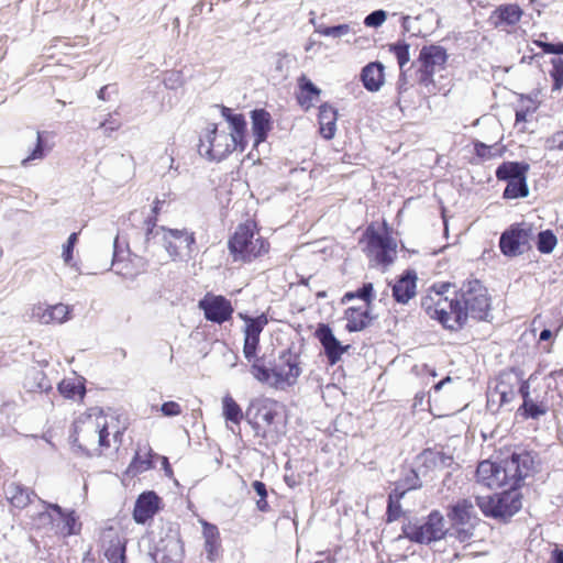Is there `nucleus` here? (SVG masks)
<instances>
[{"label":"nucleus","mask_w":563,"mask_h":563,"mask_svg":"<svg viewBox=\"0 0 563 563\" xmlns=\"http://www.w3.org/2000/svg\"><path fill=\"white\" fill-rule=\"evenodd\" d=\"M123 431L114 417L104 415L102 410L92 409L76 419L70 439L73 445L84 454L100 455L103 449L111 446L110 435L115 444H121Z\"/></svg>","instance_id":"1"},{"label":"nucleus","mask_w":563,"mask_h":563,"mask_svg":"<svg viewBox=\"0 0 563 563\" xmlns=\"http://www.w3.org/2000/svg\"><path fill=\"white\" fill-rule=\"evenodd\" d=\"M534 471V456L529 451L514 452L500 462L485 460L476 470L477 482L490 489L509 486L519 488L521 482Z\"/></svg>","instance_id":"2"},{"label":"nucleus","mask_w":563,"mask_h":563,"mask_svg":"<svg viewBox=\"0 0 563 563\" xmlns=\"http://www.w3.org/2000/svg\"><path fill=\"white\" fill-rule=\"evenodd\" d=\"M452 303V324L449 325L451 332L462 330L468 318L489 321L492 317L488 290L478 279L464 283L461 289L454 292Z\"/></svg>","instance_id":"3"},{"label":"nucleus","mask_w":563,"mask_h":563,"mask_svg":"<svg viewBox=\"0 0 563 563\" xmlns=\"http://www.w3.org/2000/svg\"><path fill=\"white\" fill-rule=\"evenodd\" d=\"M250 372L257 382L284 390L297 383L302 371L299 355L284 350L269 367L265 365L263 357L255 358Z\"/></svg>","instance_id":"4"},{"label":"nucleus","mask_w":563,"mask_h":563,"mask_svg":"<svg viewBox=\"0 0 563 563\" xmlns=\"http://www.w3.org/2000/svg\"><path fill=\"white\" fill-rule=\"evenodd\" d=\"M145 240L147 246L151 241L162 243L172 258L183 255L185 252L190 253L191 246L195 244V236L192 232L186 229H166L157 227L155 220L148 218L145 221Z\"/></svg>","instance_id":"5"},{"label":"nucleus","mask_w":563,"mask_h":563,"mask_svg":"<svg viewBox=\"0 0 563 563\" xmlns=\"http://www.w3.org/2000/svg\"><path fill=\"white\" fill-rule=\"evenodd\" d=\"M254 228L252 222L241 224L229 240V251L234 262H251L268 251V243L260 235L255 238Z\"/></svg>","instance_id":"6"},{"label":"nucleus","mask_w":563,"mask_h":563,"mask_svg":"<svg viewBox=\"0 0 563 563\" xmlns=\"http://www.w3.org/2000/svg\"><path fill=\"white\" fill-rule=\"evenodd\" d=\"M448 58L446 49L441 45L431 44L421 47L416 75L418 84L429 93H435L439 90L433 77L437 71L445 69Z\"/></svg>","instance_id":"7"},{"label":"nucleus","mask_w":563,"mask_h":563,"mask_svg":"<svg viewBox=\"0 0 563 563\" xmlns=\"http://www.w3.org/2000/svg\"><path fill=\"white\" fill-rule=\"evenodd\" d=\"M507 487L499 494L476 497V505L486 517L507 521L521 509L520 492Z\"/></svg>","instance_id":"8"},{"label":"nucleus","mask_w":563,"mask_h":563,"mask_svg":"<svg viewBox=\"0 0 563 563\" xmlns=\"http://www.w3.org/2000/svg\"><path fill=\"white\" fill-rule=\"evenodd\" d=\"M530 165L526 162L509 161L501 163L495 172L499 181H506L503 192L505 199H520L529 196L527 176Z\"/></svg>","instance_id":"9"},{"label":"nucleus","mask_w":563,"mask_h":563,"mask_svg":"<svg viewBox=\"0 0 563 563\" xmlns=\"http://www.w3.org/2000/svg\"><path fill=\"white\" fill-rule=\"evenodd\" d=\"M240 147L225 131H219L216 124H209L200 135L198 152L209 161H222Z\"/></svg>","instance_id":"10"},{"label":"nucleus","mask_w":563,"mask_h":563,"mask_svg":"<svg viewBox=\"0 0 563 563\" xmlns=\"http://www.w3.org/2000/svg\"><path fill=\"white\" fill-rule=\"evenodd\" d=\"M401 530L410 541L424 544L441 540L448 532L444 528V518L438 510H432L422 523H404Z\"/></svg>","instance_id":"11"},{"label":"nucleus","mask_w":563,"mask_h":563,"mask_svg":"<svg viewBox=\"0 0 563 563\" xmlns=\"http://www.w3.org/2000/svg\"><path fill=\"white\" fill-rule=\"evenodd\" d=\"M418 471L410 470V475L405 479L407 489H416L421 486L419 474L423 476L430 472L442 471L454 463L453 455L435 448L424 449L417 455Z\"/></svg>","instance_id":"12"},{"label":"nucleus","mask_w":563,"mask_h":563,"mask_svg":"<svg viewBox=\"0 0 563 563\" xmlns=\"http://www.w3.org/2000/svg\"><path fill=\"white\" fill-rule=\"evenodd\" d=\"M533 227L530 223H514L499 238L500 252L507 257H516L531 249Z\"/></svg>","instance_id":"13"},{"label":"nucleus","mask_w":563,"mask_h":563,"mask_svg":"<svg viewBox=\"0 0 563 563\" xmlns=\"http://www.w3.org/2000/svg\"><path fill=\"white\" fill-rule=\"evenodd\" d=\"M239 316L245 322L243 354L249 362H253L257 358L256 353L260 344V335L268 323V319L265 313L254 318L244 313H239Z\"/></svg>","instance_id":"14"},{"label":"nucleus","mask_w":563,"mask_h":563,"mask_svg":"<svg viewBox=\"0 0 563 563\" xmlns=\"http://www.w3.org/2000/svg\"><path fill=\"white\" fill-rule=\"evenodd\" d=\"M420 307L430 319L438 321L445 330H449L453 317L452 298L437 297L428 290V294L421 297Z\"/></svg>","instance_id":"15"},{"label":"nucleus","mask_w":563,"mask_h":563,"mask_svg":"<svg viewBox=\"0 0 563 563\" xmlns=\"http://www.w3.org/2000/svg\"><path fill=\"white\" fill-rule=\"evenodd\" d=\"M198 306L208 321L218 324L230 320L234 311L231 301L220 295H207L199 301Z\"/></svg>","instance_id":"16"},{"label":"nucleus","mask_w":563,"mask_h":563,"mask_svg":"<svg viewBox=\"0 0 563 563\" xmlns=\"http://www.w3.org/2000/svg\"><path fill=\"white\" fill-rule=\"evenodd\" d=\"M384 233H379L374 225H369L362 243H365L364 250L369 257H373L378 264H387V221L383 219Z\"/></svg>","instance_id":"17"},{"label":"nucleus","mask_w":563,"mask_h":563,"mask_svg":"<svg viewBox=\"0 0 563 563\" xmlns=\"http://www.w3.org/2000/svg\"><path fill=\"white\" fill-rule=\"evenodd\" d=\"M316 336L321 343L324 354L331 365L338 363L349 345H342L334 336L332 329L324 323H320L316 330Z\"/></svg>","instance_id":"18"},{"label":"nucleus","mask_w":563,"mask_h":563,"mask_svg":"<svg viewBox=\"0 0 563 563\" xmlns=\"http://www.w3.org/2000/svg\"><path fill=\"white\" fill-rule=\"evenodd\" d=\"M70 307L64 303L48 306L45 303L35 305L32 308L31 317L42 323H64L69 319Z\"/></svg>","instance_id":"19"},{"label":"nucleus","mask_w":563,"mask_h":563,"mask_svg":"<svg viewBox=\"0 0 563 563\" xmlns=\"http://www.w3.org/2000/svg\"><path fill=\"white\" fill-rule=\"evenodd\" d=\"M46 509H52L58 517L56 528L64 537L77 534L80 531L81 523L78 522V517L75 510H64L59 505L47 503L40 499Z\"/></svg>","instance_id":"20"},{"label":"nucleus","mask_w":563,"mask_h":563,"mask_svg":"<svg viewBox=\"0 0 563 563\" xmlns=\"http://www.w3.org/2000/svg\"><path fill=\"white\" fill-rule=\"evenodd\" d=\"M516 397L511 385V374L503 373L493 390L487 397V407L493 410V405L498 404L497 409L504 405L510 404Z\"/></svg>","instance_id":"21"},{"label":"nucleus","mask_w":563,"mask_h":563,"mask_svg":"<svg viewBox=\"0 0 563 563\" xmlns=\"http://www.w3.org/2000/svg\"><path fill=\"white\" fill-rule=\"evenodd\" d=\"M159 497L154 492L142 493L134 505L133 518L137 523H145L158 510Z\"/></svg>","instance_id":"22"},{"label":"nucleus","mask_w":563,"mask_h":563,"mask_svg":"<svg viewBox=\"0 0 563 563\" xmlns=\"http://www.w3.org/2000/svg\"><path fill=\"white\" fill-rule=\"evenodd\" d=\"M417 273L407 269L393 286V297L399 303H407L416 295Z\"/></svg>","instance_id":"23"},{"label":"nucleus","mask_w":563,"mask_h":563,"mask_svg":"<svg viewBox=\"0 0 563 563\" xmlns=\"http://www.w3.org/2000/svg\"><path fill=\"white\" fill-rule=\"evenodd\" d=\"M251 119L254 144L258 145L266 140L272 129L271 114L265 109H255L251 112Z\"/></svg>","instance_id":"24"},{"label":"nucleus","mask_w":563,"mask_h":563,"mask_svg":"<svg viewBox=\"0 0 563 563\" xmlns=\"http://www.w3.org/2000/svg\"><path fill=\"white\" fill-rule=\"evenodd\" d=\"M384 65L379 62L369 63L361 73V79L368 91H377L384 84Z\"/></svg>","instance_id":"25"},{"label":"nucleus","mask_w":563,"mask_h":563,"mask_svg":"<svg viewBox=\"0 0 563 563\" xmlns=\"http://www.w3.org/2000/svg\"><path fill=\"white\" fill-rule=\"evenodd\" d=\"M474 515V506L468 499H461L448 508V517L453 526H467Z\"/></svg>","instance_id":"26"},{"label":"nucleus","mask_w":563,"mask_h":563,"mask_svg":"<svg viewBox=\"0 0 563 563\" xmlns=\"http://www.w3.org/2000/svg\"><path fill=\"white\" fill-rule=\"evenodd\" d=\"M336 109L328 103L319 107L320 133L325 140L333 139L336 130Z\"/></svg>","instance_id":"27"},{"label":"nucleus","mask_w":563,"mask_h":563,"mask_svg":"<svg viewBox=\"0 0 563 563\" xmlns=\"http://www.w3.org/2000/svg\"><path fill=\"white\" fill-rule=\"evenodd\" d=\"M200 523L202 526L207 558L209 561H213L221 545L219 529L216 525L206 520H200Z\"/></svg>","instance_id":"28"},{"label":"nucleus","mask_w":563,"mask_h":563,"mask_svg":"<svg viewBox=\"0 0 563 563\" xmlns=\"http://www.w3.org/2000/svg\"><path fill=\"white\" fill-rule=\"evenodd\" d=\"M4 494L8 501L19 509L25 508L31 503V496H35L29 488L16 483L8 484Z\"/></svg>","instance_id":"29"},{"label":"nucleus","mask_w":563,"mask_h":563,"mask_svg":"<svg viewBox=\"0 0 563 563\" xmlns=\"http://www.w3.org/2000/svg\"><path fill=\"white\" fill-rule=\"evenodd\" d=\"M522 14L523 11L517 3L501 4L494 11V15L497 18L496 26L500 24L516 25Z\"/></svg>","instance_id":"30"},{"label":"nucleus","mask_w":563,"mask_h":563,"mask_svg":"<svg viewBox=\"0 0 563 563\" xmlns=\"http://www.w3.org/2000/svg\"><path fill=\"white\" fill-rule=\"evenodd\" d=\"M298 86L300 89L298 102L300 106L309 109L313 104V101L319 98L321 90L305 75L299 77Z\"/></svg>","instance_id":"31"},{"label":"nucleus","mask_w":563,"mask_h":563,"mask_svg":"<svg viewBox=\"0 0 563 563\" xmlns=\"http://www.w3.org/2000/svg\"><path fill=\"white\" fill-rule=\"evenodd\" d=\"M151 457H152V450L148 445L139 448L132 462L130 463V465L126 470V473L129 475L135 476L140 473H143V472L150 470L153 466Z\"/></svg>","instance_id":"32"},{"label":"nucleus","mask_w":563,"mask_h":563,"mask_svg":"<svg viewBox=\"0 0 563 563\" xmlns=\"http://www.w3.org/2000/svg\"><path fill=\"white\" fill-rule=\"evenodd\" d=\"M24 387L31 393H47L53 388L46 375L38 369L29 372L25 377Z\"/></svg>","instance_id":"33"},{"label":"nucleus","mask_w":563,"mask_h":563,"mask_svg":"<svg viewBox=\"0 0 563 563\" xmlns=\"http://www.w3.org/2000/svg\"><path fill=\"white\" fill-rule=\"evenodd\" d=\"M58 391L68 399H82L86 393L84 384L77 378L63 379L58 384Z\"/></svg>","instance_id":"34"},{"label":"nucleus","mask_w":563,"mask_h":563,"mask_svg":"<svg viewBox=\"0 0 563 563\" xmlns=\"http://www.w3.org/2000/svg\"><path fill=\"white\" fill-rule=\"evenodd\" d=\"M367 317V309H364L363 307H351L346 309L345 311V318H346V329L350 332L360 331L363 328H365L366 322L365 319Z\"/></svg>","instance_id":"35"},{"label":"nucleus","mask_w":563,"mask_h":563,"mask_svg":"<svg viewBox=\"0 0 563 563\" xmlns=\"http://www.w3.org/2000/svg\"><path fill=\"white\" fill-rule=\"evenodd\" d=\"M229 124L231 126V132L229 135L232 137L233 142L240 145V151H244L246 122L243 114H234V117H230Z\"/></svg>","instance_id":"36"},{"label":"nucleus","mask_w":563,"mask_h":563,"mask_svg":"<svg viewBox=\"0 0 563 563\" xmlns=\"http://www.w3.org/2000/svg\"><path fill=\"white\" fill-rule=\"evenodd\" d=\"M222 409L227 421L239 424L243 419L241 407L230 395L223 397Z\"/></svg>","instance_id":"37"},{"label":"nucleus","mask_w":563,"mask_h":563,"mask_svg":"<svg viewBox=\"0 0 563 563\" xmlns=\"http://www.w3.org/2000/svg\"><path fill=\"white\" fill-rule=\"evenodd\" d=\"M558 244V238L552 230H542L537 235L536 246L542 254H550Z\"/></svg>","instance_id":"38"},{"label":"nucleus","mask_w":563,"mask_h":563,"mask_svg":"<svg viewBox=\"0 0 563 563\" xmlns=\"http://www.w3.org/2000/svg\"><path fill=\"white\" fill-rule=\"evenodd\" d=\"M106 558L110 563H125V544L120 539L112 540L106 550Z\"/></svg>","instance_id":"39"},{"label":"nucleus","mask_w":563,"mask_h":563,"mask_svg":"<svg viewBox=\"0 0 563 563\" xmlns=\"http://www.w3.org/2000/svg\"><path fill=\"white\" fill-rule=\"evenodd\" d=\"M389 52L394 53L397 58V63L401 74H405V66L410 60L409 44L406 42H398L396 44H389Z\"/></svg>","instance_id":"40"},{"label":"nucleus","mask_w":563,"mask_h":563,"mask_svg":"<svg viewBox=\"0 0 563 563\" xmlns=\"http://www.w3.org/2000/svg\"><path fill=\"white\" fill-rule=\"evenodd\" d=\"M276 411L274 409V402L265 399L256 405V419H261L266 424H272L276 418Z\"/></svg>","instance_id":"41"},{"label":"nucleus","mask_w":563,"mask_h":563,"mask_svg":"<svg viewBox=\"0 0 563 563\" xmlns=\"http://www.w3.org/2000/svg\"><path fill=\"white\" fill-rule=\"evenodd\" d=\"M407 490V487L399 490V487L396 486L393 493H389V522L397 520L401 516L402 511L398 500Z\"/></svg>","instance_id":"42"},{"label":"nucleus","mask_w":563,"mask_h":563,"mask_svg":"<svg viewBox=\"0 0 563 563\" xmlns=\"http://www.w3.org/2000/svg\"><path fill=\"white\" fill-rule=\"evenodd\" d=\"M372 294H373V284L366 283L356 291L346 292L343 296L342 301L345 302V301L352 300L354 298H360L364 301L363 308L367 309V306L372 299Z\"/></svg>","instance_id":"43"},{"label":"nucleus","mask_w":563,"mask_h":563,"mask_svg":"<svg viewBox=\"0 0 563 563\" xmlns=\"http://www.w3.org/2000/svg\"><path fill=\"white\" fill-rule=\"evenodd\" d=\"M352 31L350 24H339L334 26H322L316 27V32L323 36L342 37L347 35Z\"/></svg>","instance_id":"44"},{"label":"nucleus","mask_w":563,"mask_h":563,"mask_svg":"<svg viewBox=\"0 0 563 563\" xmlns=\"http://www.w3.org/2000/svg\"><path fill=\"white\" fill-rule=\"evenodd\" d=\"M519 410L521 411V416L526 419H537L547 412L545 408L541 407L532 399L523 401Z\"/></svg>","instance_id":"45"},{"label":"nucleus","mask_w":563,"mask_h":563,"mask_svg":"<svg viewBox=\"0 0 563 563\" xmlns=\"http://www.w3.org/2000/svg\"><path fill=\"white\" fill-rule=\"evenodd\" d=\"M252 487L255 493L258 495L260 499L256 500V507L260 511L266 512L269 509V505L267 503V488L266 485L261 481H254L252 483Z\"/></svg>","instance_id":"46"},{"label":"nucleus","mask_w":563,"mask_h":563,"mask_svg":"<svg viewBox=\"0 0 563 563\" xmlns=\"http://www.w3.org/2000/svg\"><path fill=\"white\" fill-rule=\"evenodd\" d=\"M509 374H511V377L514 376L516 382L520 384L518 391L521 395L523 401L530 400V385L528 380L523 379L522 371L514 368Z\"/></svg>","instance_id":"47"},{"label":"nucleus","mask_w":563,"mask_h":563,"mask_svg":"<svg viewBox=\"0 0 563 563\" xmlns=\"http://www.w3.org/2000/svg\"><path fill=\"white\" fill-rule=\"evenodd\" d=\"M77 241H78V233L74 232L68 236L67 242L63 246L62 256H63L65 264H67V265H69L73 260V252H74V247H75Z\"/></svg>","instance_id":"48"},{"label":"nucleus","mask_w":563,"mask_h":563,"mask_svg":"<svg viewBox=\"0 0 563 563\" xmlns=\"http://www.w3.org/2000/svg\"><path fill=\"white\" fill-rule=\"evenodd\" d=\"M387 19V13L384 10H376L369 13L364 19V24L368 27H377L380 26L385 20Z\"/></svg>","instance_id":"49"},{"label":"nucleus","mask_w":563,"mask_h":563,"mask_svg":"<svg viewBox=\"0 0 563 563\" xmlns=\"http://www.w3.org/2000/svg\"><path fill=\"white\" fill-rule=\"evenodd\" d=\"M44 156H45V152H44V144H43V140H42V133L37 132L36 145L33 148V151L31 152V154L26 158L23 159L22 164L25 165L30 161L42 159Z\"/></svg>","instance_id":"50"},{"label":"nucleus","mask_w":563,"mask_h":563,"mask_svg":"<svg viewBox=\"0 0 563 563\" xmlns=\"http://www.w3.org/2000/svg\"><path fill=\"white\" fill-rule=\"evenodd\" d=\"M534 44L538 45L543 53L545 54H554V55H563V43H549L543 41H534Z\"/></svg>","instance_id":"51"},{"label":"nucleus","mask_w":563,"mask_h":563,"mask_svg":"<svg viewBox=\"0 0 563 563\" xmlns=\"http://www.w3.org/2000/svg\"><path fill=\"white\" fill-rule=\"evenodd\" d=\"M545 147L549 151H563V130L552 134L545 141Z\"/></svg>","instance_id":"52"},{"label":"nucleus","mask_w":563,"mask_h":563,"mask_svg":"<svg viewBox=\"0 0 563 563\" xmlns=\"http://www.w3.org/2000/svg\"><path fill=\"white\" fill-rule=\"evenodd\" d=\"M159 410L165 417H176L183 412L180 405L173 400L163 402Z\"/></svg>","instance_id":"53"},{"label":"nucleus","mask_w":563,"mask_h":563,"mask_svg":"<svg viewBox=\"0 0 563 563\" xmlns=\"http://www.w3.org/2000/svg\"><path fill=\"white\" fill-rule=\"evenodd\" d=\"M121 121L113 119L111 115L107 118L103 122L100 123L99 129L103 131L106 136H111L114 131H118L121 128Z\"/></svg>","instance_id":"54"},{"label":"nucleus","mask_w":563,"mask_h":563,"mask_svg":"<svg viewBox=\"0 0 563 563\" xmlns=\"http://www.w3.org/2000/svg\"><path fill=\"white\" fill-rule=\"evenodd\" d=\"M474 150L475 154L482 159H490L492 157L495 156V154H493L492 152L493 146L486 145L485 143L479 141L474 143Z\"/></svg>","instance_id":"55"},{"label":"nucleus","mask_w":563,"mask_h":563,"mask_svg":"<svg viewBox=\"0 0 563 563\" xmlns=\"http://www.w3.org/2000/svg\"><path fill=\"white\" fill-rule=\"evenodd\" d=\"M454 532L452 534L455 536V538L460 542L468 541L473 537V527H465V526H456L453 528Z\"/></svg>","instance_id":"56"},{"label":"nucleus","mask_w":563,"mask_h":563,"mask_svg":"<svg viewBox=\"0 0 563 563\" xmlns=\"http://www.w3.org/2000/svg\"><path fill=\"white\" fill-rule=\"evenodd\" d=\"M44 510L38 514V520L43 525H51L52 527H56V521L58 517L52 509H46V507L43 505Z\"/></svg>","instance_id":"57"},{"label":"nucleus","mask_w":563,"mask_h":563,"mask_svg":"<svg viewBox=\"0 0 563 563\" xmlns=\"http://www.w3.org/2000/svg\"><path fill=\"white\" fill-rule=\"evenodd\" d=\"M453 285L449 282H443V283H437V284H433L429 290L437 297H441V298H448L446 296H444L446 292H449L450 288L452 287Z\"/></svg>","instance_id":"58"},{"label":"nucleus","mask_w":563,"mask_h":563,"mask_svg":"<svg viewBox=\"0 0 563 563\" xmlns=\"http://www.w3.org/2000/svg\"><path fill=\"white\" fill-rule=\"evenodd\" d=\"M552 70L550 75L563 76V59L561 57L551 58Z\"/></svg>","instance_id":"59"},{"label":"nucleus","mask_w":563,"mask_h":563,"mask_svg":"<svg viewBox=\"0 0 563 563\" xmlns=\"http://www.w3.org/2000/svg\"><path fill=\"white\" fill-rule=\"evenodd\" d=\"M534 110H536V108H529V107L517 109L516 110V123L526 122L527 115L530 112H533Z\"/></svg>","instance_id":"60"},{"label":"nucleus","mask_w":563,"mask_h":563,"mask_svg":"<svg viewBox=\"0 0 563 563\" xmlns=\"http://www.w3.org/2000/svg\"><path fill=\"white\" fill-rule=\"evenodd\" d=\"M393 18L397 19V21L401 24L404 31H409L410 27L408 23L410 22V16L408 15H398L397 13H393Z\"/></svg>","instance_id":"61"},{"label":"nucleus","mask_w":563,"mask_h":563,"mask_svg":"<svg viewBox=\"0 0 563 563\" xmlns=\"http://www.w3.org/2000/svg\"><path fill=\"white\" fill-rule=\"evenodd\" d=\"M161 161H165V163L169 164L168 174H170L172 172H174L173 176H176L178 174V167L174 165L175 159L172 154L167 155L166 157H162Z\"/></svg>","instance_id":"62"},{"label":"nucleus","mask_w":563,"mask_h":563,"mask_svg":"<svg viewBox=\"0 0 563 563\" xmlns=\"http://www.w3.org/2000/svg\"><path fill=\"white\" fill-rule=\"evenodd\" d=\"M553 80L552 90H560L563 88V76L550 75Z\"/></svg>","instance_id":"63"},{"label":"nucleus","mask_w":563,"mask_h":563,"mask_svg":"<svg viewBox=\"0 0 563 563\" xmlns=\"http://www.w3.org/2000/svg\"><path fill=\"white\" fill-rule=\"evenodd\" d=\"M552 560H553V563H563V551L555 549L552 552Z\"/></svg>","instance_id":"64"}]
</instances>
